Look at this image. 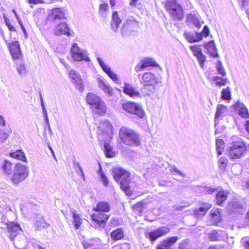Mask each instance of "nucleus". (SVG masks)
<instances>
[{"label":"nucleus","instance_id":"nucleus-1","mask_svg":"<svg viewBox=\"0 0 249 249\" xmlns=\"http://www.w3.org/2000/svg\"><path fill=\"white\" fill-rule=\"evenodd\" d=\"M112 174L114 179L119 183L121 189L126 195L131 196L133 189L130 186V173L121 167H115L112 169Z\"/></svg>","mask_w":249,"mask_h":249},{"label":"nucleus","instance_id":"nucleus-2","mask_svg":"<svg viewBox=\"0 0 249 249\" xmlns=\"http://www.w3.org/2000/svg\"><path fill=\"white\" fill-rule=\"evenodd\" d=\"M246 143L240 138L233 136L231 138V142L228 148L229 156L231 160L240 159L247 151Z\"/></svg>","mask_w":249,"mask_h":249},{"label":"nucleus","instance_id":"nucleus-3","mask_svg":"<svg viewBox=\"0 0 249 249\" xmlns=\"http://www.w3.org/2000/svg\"><path fill=\"white\" fill-rule=\"evenodd\" d=\"M119 136L121 142L125 144L134 146L140 144L139 134L127 127L123 126L120 128Z\"/></svg>","mask_w":249,"mask_h":249},{"label":"nucleus","instance_id":"nucleus-4","mask_svg":"<svg viewBox=\"0 0 249 249\" xmlns=\"http://www.w3.org/2000/svg\"><path fill=\"white\" fill-rule=\"evenodd\" d=\"M87 102L90 105V108L94 113L100 115H104L107 111L105 102L97 95L93 93H89L87 96Z\"/></svg>","mask_w":249,"mask_h":249},{"label":"nucleus","instance_id":"nucleus-5","mask_svg":"<svg viewBox=\"0 0 249 249\" xmlns=\"http://www.w3.org/2000/svg\"><path fill=\"white\" fill-rule=\"evenodd\" d=\"M28 175V167L22 163H18L14 166L11 181L13 184L17 185L24 181Z\"/></svg>","mask_w":249,"mask_h":249},{"label":"nucleus","instance_id":"nucleus-6","mask_svg":"<svg viewBox=\"0 0 249 249\" xmlns=\"http://www.w3.org/2000/svg\"><path fill=\"white\" fill-rule=\"evenodd\" d=\"M165 7L174 20H180L183 18V9L177 0H167Z\"/></svg>","mask_w":249,"mask_h":249},{"label":"nucleus","instance_id":"nucleus-7","mask_svg":"<svg viewBox=\"0 0 249 249\" xmlns=\"http://www.w3.org/2000/svg\"><path fill=\"white\" fill-rule=\"evenodd\" d=\"M71 53L72 59L75 61H84L89 62L90 61L88 51L79 47L76 43L72 44L71 49Z\"/></svg>","mask_w":249,"mask_h":249},{"label":"nucleus","instance_id":"nucleus-8","mask_svg":"<svg viewBox=\"0 0 249 249\" xmlns=\"http://www.w3.org/2000/svg\"><path fill=\"white\" fill-rule=\"evenodd\" d=\"M138 27L139 22L133 17L127 18L124 22L120 30L122 36L126 37L131 36Z\"/></svg>","mask_w":249,"mask_h":249},{"label":"nucleus","instance_id":"nucleus-9","mask_svg":"<svg viewBox=\"0 0 249 249\" xmlns=\"http://www.w3.org/2000/svg\"><path fill=\"white\" fill-rule=\"evenodd\" d=\"M123 108L127 112L143 118L145 113L142 106L134 102H127L122 105Z\"/></svg>","mask_w":249,"mask_h":249},{"label":"nucleus","instance_id":"nucleus-10","mask_svg":"<svg viewBox=\"0 0 249 249\" xmlns=\"http://www.w3.org/2000/svg\"><path fill=\"white\" fill-rule=\"evenodd\" d=\"M48 19L54 23H57L67 20L65 10L61 8H54L49 13Z\"/></svg>","mask_w":249,"mask_h":249},{"label":"nucleus","instance_id":"nucleus-11","mask_svg":"<svg viewBox=\"0 0 249 249\" xmlns=\"http://www.w3.org/2000/svg\"><path fill=\"white\" fill-rule=\"evenodd\" d=\"M170 231V229L166 226L160 227L157 229L149 232L146 234V237L153 243L159 238L167 234Z\"/></svg>","mask_w":249,"mask_h":249},{"label":"nucleus","instance_id":"nucleus-12","mask_svg":"<svg viewBox=\"0 0 249 249\" xmlns=\"http://www.w3.org/2000/svg\"><path fill=\"white\" fill-rule=\"evenodd\" d=\"M53 32L56 36L66 35L68 36H71L73 33L66 21L56 23Z\"/></svg>","mask_w":249,"mask_h":249},{"label":"nucleus","instance_id":"nucleus-13","mask_svg":"<svg viewBox=\"0 0 249 249\" xmlns=\"http://www.w3.org/2000/svg\"><path fill=\"white\" fill-rule=\"evenodd\" d=\"M71 82L75 88L80 92L84 90V86L80 74L74 70H71L69 72Z\"/></svg>","mask_w":249,"mask_h":249},{"label":"nucleus","instance_id":"nucleus-14","mask_svg":"<svg viewBox=\"0 0 249 249\" xmlns=\"http://www.w3.org/2000/svg\"><path fill=\"white\" fill-rule=\"evenodd\" d=\"M227 211L231 215L241 214L245 211V209L239 202L233 201L229 202L228 204Z\"/></svg>","mask_w":249,"mask_h":249},{"label":"nucleus","instance_id":"nucleus-15","mask_svg":"<svg viewBox=\"0 0 249 249\" xmlns=\"http://www.w3.org/2000/svg\"><path fill=\"white\" fill-rule=\"evenodd\" d=\"M138 77L142 84H156L159 78L150 72H144L143 74H139Z\"/></svg>","mask_w":249,"mask_h":249},{"label":"nucleus","instance_id":"nucleus-16","mask_svg":"<svg viewBox=\"0 0 249 249\" xmlns=\"http://www.w3.org/2000/svg\"><path fill=\"white\" fill-rule=\"evenodd\" d=\"M159 65L156 63L152 59L147 58L143 59L141 62L138 63L135 67V71L138 72L140 71L145 70L149 67H159Z\"/></svg>","mask_w":249,"mask_h":249},{"label":"nucleus","instance_id":"nucleus-17","mask_svg":"<svg viewBox=\"0 0 249 249\" xmlns=\"http://www.w3.org/2000/svg\"><path fill=\"white\" fill-rule=\"evenodd\" d=\"M7 230L9 233V238L14 241L15 238L22 231V229L19 224L14 222H10L7 225Z\"/></svg>","mask_w":249,"mask_h":249},{"label":"nucleus","instance_id":"nucleus-18","mask_svg":"<svg viewBox=\"0 0 249 249\" xmlns=\"http://www.w3.org/2000/svg\"><path fill=\"white\" fill-rule=\"evenodd\" d=\"M190 48L194 55L197 58L200 67L202 68L206 61V56L202 53L200 45H192L190 46Z\"/></svg>","mask_w":249,"mask_h":249},{"label":"nucleus","instance_id":"nucleus-19","mask_svg":"<svg viewBox=\"0 0 249 249\" xmlns=\"http://www.w3.org/2000/svg\"><path fill=\"white\" fill-rule=\"evenodd\" d=\"M10 53L14 60L18 59L21 55L20 45L18 41H15L9 45Z\"/></svg>","mask_w":249,"mask_h":249},{"label":"nucleus","instance_id":"nucleus-20","mask_svg":"<svg viewBox=\"0 0 249 249\" xmlns=\"http://www.w3.org/2000/svg\"><path fill=\"white\" fill-rule=\"evenodd\" d=\"M109 215L102 213H93L91 215V218L93 221L99 225L100 227H104L107 220L108 219Z\"/></svg>","mask_w":249,"mask_h":249},{"label":"nucleus","instance_id":"nucleus-21","mask_svg":"<svg viewBox=\"0 0 249 249\" xmlns=\"http://www.w3.org/2000/svg\"><path fill=\"white\" fill-rule=\"evenodd\" d=\"M184 36L186 39L191 43L199 42L202 40V35L198 32L195 34L192 32L185 31L184 33Z\"/></svg>","mask_w":249,"mask_h":249},{"label":"nucleus","instance_id":"nucleus-22","mask_svg":"<svg viewBox=\"0 0 249 249\" xmlns=\"http://www.w3.org/2000/svg\"><path fill=\"white\" fill-rule=\"evenodd\" d=\"M123 89L124 92L131 97L135 98L136 97H141L140 92L138 91L135 90V88L132 86V85L129 83H124Z\"/></svg>","mask_w":249,"mask_h":249},{"label":"nucleus","instance_id":"nucleus-23","mask_svg":"<svg viewBox=\"0 0 249 249\" xmlns=\"http://www.w3.org/2000/svg\"><path fill=\"white\" fill-rule=\"evenodd\" d=\"M178 240V238L175 236L169 237L166 240H163L161 244L157 246L156 249H171V247Z\"/></svg>","mask_w":249,"mask_h":249},{"label":"nucleus","instance_id":"nucleus-24","mask_svg":"<svg viewBox=\"0 0 249 249\" xmlns=\"http://www.w3.org/2000/svg\"><path fill=\"white\" fill-rule=\"evenodd\" d=\"M233 107L236 109H238L239 114L241 117L245 118H249L248 110L243 103L238 101L233 105Z\"/></svg>","mask_w":249,"mask_h":249},{"label":"nucleus","instance_id":"nucleus-25","mask_svg":"<svg viewBox=\"0 0 249 249\" xmlns=\"http://www.w3.org/2000/svg\"><path fill=\"white\" fill-rule=\"evenodd\" d=\"M227 111V108L223 105H218L216 107V110L214 116V127L218 123V120L225 115Z\"/></svg>","mask_w":249,"mask_h":249},{"label":"nucleus","instance_id":"nucleus-26","mask_svg":"<svg viewBox=\"0 0 249 249\" xmlns=\"http://www.w3.org/2000/svg\"><path fill=\"white\" fill-rule=\"evenodd\" d=\"M121 22L122 19L119 17L117 12L113 11L112 14L111 27L115 32L118 31V27Z\"/></svg>","mask_w":249,"mask_h":249},{"label":"nucleus","instance_id":"nucleus-27","mask_svg":"<svg viewBox=\"0 0 249 249\" xmlns=\"http://www.w3.org/2000/svg\"><path fill=\"white\" fill-rule=\"evenodd\" d=\"M110 210V206L107 201H100L97 204L96 207L93 208V211L97 212H102L104 213L108 212Z\"/></svg>","mask_w":249,"mask_h":249},{"label":"nucleus","instance_id":"nucleus-28","mask_svg":"<svg viewBox=\"0 0 249 249\" xmlns=\"http://www.w3.org/2000/svg\"><path fill=\"white\" fill-rule=\"evenodd\" d=\"M228 194L226 191L222 190L217 192L216 194V203L217 205L222 206V204L226 200Z\"/></svg>","mask_w":249,"mask_h":249},{"label":"nucleus","instance_id":"nucleus-29","mask_svg":"<svg viewBox=\"0 0 249 249\" xmlns=\"http://www.w3.org/2000/svg\"><path fill=\"white\" fill-rule=\"evenodd\" d=\"M9 155L13 158L19 160L23 162H27V158L25 154L21 150H18L14 152H10Z\"/></svg>","mask_w":249,"mask_h":249},{"label":"nucleus","instance_id":"nucleus-30","mask_svg":"<svg viewBox=\"0 0 249 249\" xmlns=\"http://www.w3.org/2000/svg\"><path fill=\"white\" fill-rule=\"evenodd\" d=\"M204 47L208 51H211V50L214 51V53H211V54L213 57H218L219 56L217 49L213 40H211L206 43H204Z\"/></svg>","mask_w":249,"mask_h":249},{"label":"nucleus","instance_id":"nucleus-31","mask_svg":"<svg viewBox=\"0 0 249 249\" xmlns=\"http://www.w3.org/2000/svg\"><path fill=\"white\" fill-rule=\"evenodd\" d=\"M98 85L99 87L102 89L105 92L108 93L109 95H111L112 94V88L108 84L105 83V82L102 79L98 78L97 79Z\"/></svg>","mask_w":249,"mask_h":249},{"label":"nucleus","instance_id":"nucleus-32","mask_svg":"<svg viewBox=\"0 0 249 249\" xmlns=\"http://www.w3.org/2000/svg\"><path fill=\"white\" fill-rule=\"evenodd\" d=\"M186 21L188 23H192L196 28H199L201 26L197 18L192 13L187 15Z\"/></svg>","mask_w":249,"mask_h":249},{"label":"nucleus","instance_id":"nucleus-33","mask_svg":"<svg viewBox=\"0 0 249 249\" xmlns=\"http://www.w3.org/2000/svg\"><path fill=\"white\" fill-rule=\"evenodd\" d=\"M156 85V84H146L145 85H143V87L142 88L141 90L142 93L149 95L155 91Z\"/></svg>","mask_w":249,"mask_h":249},{"label":"nucleus","instance_id":"nucleus-34","mask_svg":"<svg viewBox=\"0 0 249 249\" xmlns=\"http://www.w3.org/2000/svg\"><path fill=\"white\" fill-rule=\"evenodd\" d=\"M72 213V217L73 219V223L75 229L77 230L80 227L82 224V219L80 216V215L76 213V211L72 209L71 211Z\"/></svg>","mask_w":249,"mask_h":249},{"label":"nucleus","instance_id":"nucleus-35","mask_svg":"<svg viewBox=\"0 0 249 249\" xmlns=\"http://www.w3.org/2000/svg\"><path fill=\"white\" fill-rule=\"evenodd\" d=\"M104 152L106 156L109 158L114 157L115 154L112 146L107 142H104Z\"/></svg>","mask_w":249,"mask_h":249},{"label":"nucleus","instance_id":"nucleus-36","mask_svg":"<svg viewBox=\"0 0 249 249\" xmlns=\"http://www.w3.org/2000/svg\"><path fill=\"white\" fill-rule=\"evenodd\" d=\"M110 236L111 238L114 240L121 239L124 237L123 231L121 228H118L111 232Z\"/></svg>","mask_w":249,"mask_h":249},{"label":"nucleus","instance_id":"nucleus-37","mask_svg":"<svg viewBox=\"0 0 249 249\" xmlns=\"http://www.w3.org/2000/svg\"><path fill=\"white\" fill-rule=\"evenodd\" d=\"M12 132V128L9 126V127L7 129L6 132L4 129H0V142H3L9 138L10 134Z\"/></svg>","mask_w":249,"mask_h":249},{"label":"nucleus","instance_id":"nucleus-38","mask_svg":"<svg viewBox=\"0 0 249 249\" xmlns=\"http://www.w3.org/2000/svg\"><path fill=\"white\" fill-rule=\"evenodd\" d=\"M2 168L3 172L8 175H10L12 173V164L8 160H5L2 164Z\"/></svg>","mask_w":249,"mask_h":249},{"label":"nucleus","instance_id":"nucleus-39","mask_svg":"<svg viewBox=\"0 0 249 249\" xmlns=\"http://www.w3.org/2000/svg\"><path fill=\"white\" fill-rule=\"evenodd\" d=\"M216 151L218 155H221L223 151L225 143L221 139H217L216 140Z\"/></svg>","mask_w":249,"mask_h":249},{"label":"nucleus","instance_id":"nucleus-40","mask_svg":"<svg viewBox=\"0 0 249 249\" xmlns=\"http://www.w3.org/2000/svg\"><path fill=\"white\" fill-rule=\"evenodd\" d=\"M220 232H221V231L219 232L216 230L213 231L209 234V238L213 241H220L221 240V237Z\"/></svg>","mask_w":249,"mask_h":249},{"label":"nucleus","instance_id":"nucleus-41","mask_svg":"<svg viewBox=\"0 0 249 249\" xmlns=\"http://www.w3.org/2000/svg\"><path fill=\"white\" fill-rule=\"evenodd\" d=\"M221 97L224 100H230L231 99V92L229 87L223 89L221 91Z\"/></svg>","mask_w":249,"mask_h":249},{"label":"nucleus","instance_id":"nucleus-42","mask_svg":"<svg viewBox=\"0 0 249 249\" xmlns=\"http://www.w3.org/2000/svg\"><path fill=\"white\" fill-rule=\"evenodd\" d=\"M35 225L38 230H40L42 228L47 229L50 226V224L43 219L41 220H37Z\"/></svg>","mask_w":249,"mask_h":249},{"label":"nucleus","instance_id":"nucleus-43","mask_svg":"<svg viewBox=\"0 0 249 249\" xmlns=\"http://www.w3.org/2000/svg\"><path fill=\"white\" fill-rule=\"evenodd\" d=\"M144 205L145 203L143 202H138L133 206L134 211L139 214H142L143 212Z\"/></svg>","mask_w":249,"mask_h":249},{"label":"nucleus","instance_id":"nucleus-44","mask_svg":"<svg viewBox=\"0 0 249 249\" xmlns=\"http://www.w3.org/2000/svg\"><path fill=\"white\" fill-rule=\"evenodd\" d=\"M109 9V6L107 3H102L99 6V11L101 16L102 18H106V12Z\"/></svg>","mask_w":249,"mask_h":249},{"label":"nucleus","instance_id":"nucleus-45","mask_svg":"<svg viewBox=\"0 0 249 249\" xmlns=\"http://www.w3.org/2000/svg\"><path fill=\"white\" fill-rule=\"evenodd\" d=\"M97 60L98 61V62L100 65V66L101 67L103 71L107 73V74L109 72V71H110L111 68L109 66H107L104 62V61L99 57H98L97 58Z\"/></svg>","mask_w":249,"mask_h":249},{"label":"nucleus","instance_id":"nucleus-46","mask_svg":"<svg viewBox=\"0 0 249 249\" xmlns=\"http://www.w3.org/2000/svg\"><path fill=\"white\" fill-rule=\"evenodd\" d=\"M17 70L20 76H25L27 72L24 63H20L17 67Z\"/></svg>","mask_w":249,"mask_h":249},{"label":"nucleus","instance_id":"nucleus-47","mask_svg":"<svg viewBox=\"0 0 249 249\" xmlns=\"http://www.w3.org/2000/svg\"><path fill=\"white\" fill-rule=\"evenodd\" d=\"M99 174L100 176L101 180L103 183V184L107 187L109 184V181L107 177L106 176L105 173L102 172V169H100V170L99 171Z\"/></svg>","mask_w":249,"mask_h":249},{"label":"nucleus","instance_id":"nucleus-48","mask_svg":"<svg viewBox=\"0 0 249 249\" xmlns=\"http://www.w3.org/2000/svg\"><path fill=\"white\" fill-rule=\"evenodd\" d=\"M73 166L76 171V172L78 173H80L81 176L83 177V179L85 180V175L80 163L78 162L74 161L73 162Z\"/></svg>","mask_w":249,"mask_h":249},{"label":"nucleus","instance_id":"nucleus-49","mask_svg":"<svg viewBox=\"0 0 249 249\" xmlns=\"http://www.w3.org/2000/svg\"><path fill=\"white\" fill-rule=\"evenodd\" d=\"M228 160L223 157H221L219 160V166L221 170H224L227 166V164L228 163Z\"/></svg>","mask_w":249,"mask_h":249},{"label":"nucleus","instance_id":"nucleus-50","mask_svg":"<svg viewBox=\"0 0 249 249\" xmlns=\"http://www.w3.org/2000/svg\"><path fill=\"white\" fill-rule=\"evenodd\" d=\"M112 249H131L130 245L128 243H123L118 245L114 246Z\"/></svg>","mask_w":249,"mask_h":249},{"label":"nucleus","instance_id":"nucleus-51","mask_svg":"<svg viewBox=\"0 0 249 249\" xmlns=\"http://www.w3.org/2000/svg\"><path fill=\"white\" fill-rule=\"evenodd\" d=\"M3 18L5 24L8 27L9 30L10 31L16 32V28L11 24L10 19L5 16H4Z\"/></svg>","mask_w":249,"mask_h":249},{"label":"nucleus","instance_id":"nucleus-52","mask_svg":"<svg viewBox=\"0 0 249 249\" xmlns=\"http://www.w3.org/2000/svg\"><path fill=\"white\" fill-rule=\"evenodd\" d=\"M217 71L219 74H221L222 76H225L226 73L225 72L224 67L222 66V63L221 61H218L216 65Z\"/></svg>","mask_w":249,"mask_h":249},{"label":"nucleus","instance_id":"nucleus-53","mask_svg":"<svg viewBox=\"0 0 249 249\" xmlns=\"http://www.w3.org/2000/svg\"><path fill=\"white\" fill-rule=\"evenodd\" d=\"M44 140L45 141V142L46 143H47V145L48 146V148L51 150L53 158H55V156L54 152V151L53 150V149L52 147L51 146V145L50 144V142L48 139L47 138V137L46 136V129H45L44 132Z\"/></svg>","mask_w":249,"mask_h":249},{"label":"nucleus","instance_id":"nucleus-54","mask_svg":"<svg viewBox=\"0 0 249 249\" xmlns=\"http://www.w3.org/2000/svg\"><path fill=\"white\" fill-rule=\"evenodd\" d=\"M242 8H244L246 11V14L248 16L249 19V0H242Z\"/></svg>","mask_w":249,"mask_h":249},{"label":"nucleus","instance_id":"nucleus-55","mask_svg":"<svg viewBox=\"0 0 249 249\" xmlns=\"http://www.w3.org/2000/svg\"><path fill=\"white\" fill-rule=\"evenodd\" d=\"M212 207V205L209 203H205L199 207V211L202 212V213H205Z\"/></svg>","mask_w":249,"mask_h":249},{"label":"nucleus","instance_id":"nucleus-56","mask_svg":"<svg viewBox=\"0 0 249 249\" xmlns=\"http://www.w3.org/2000/svg\"><path fill=\"white\" fill-rule=\"evenodd\" d=\"M170 171L171 173H173L174 172H175V173L179 174V175H180L182 177H186V175H185V174H184L183 173H182V172L179 171L178 169V168L176 167L175 166H171L170 169Z\"/></svg>","mask_w":249,"mask_h":249},{"label":"nucleus","instance_id":"nucleus-57","mask_svg":"<svg viewBox=\"0 0 249 249\" xmlns=\"http://www.w3.org/2000/svg\"><path fill=\"white\" fill-rule=\"evenodd\" d=\"M84 249H94V245L91 241L84 242L82 243Z\"/></svg>","mask_w":249,"mask_h":249},{"label":"nucleus","instance_id":"nucleus-58","mask_svg":"<svg viewBox=\"0 0 249 249\" xmlns=\"http://www.w3.org/2000/svg\"><path fill=\"white\" fill-rule=\"evenodd\" d=\"M210 31L208 26L205 25L203 28L202 32L200 33L203 36L205 37L208 36L209 35Z\"/></svg>","mask_w":249,"mask_h":249},{"label":"nucleus","instance_id":"nucleus-59","mask_svg":"<svg viewBox=\"0 0 249 249\" xmlns=\"http://www.w3.org/2000/svg\"><path fill=\"white\" fill-rule=\"evenodd\" d=\"M109 72L107 75L114 81L116 82L118 80V77L116 73H115L111 70L108 71Z\"/></svg>","mask_w":249,"mask_h":249},{"label":"nucleus","instance_id":"nucleus-60","mask_svg":"<svg viewBox=\"0 0 249 249\" xmlns=\"http://www.w3.org/2000/svg\"><path fill=\"white\" fill-rule=\"evenodd\" d=\"M228 80L227 78H225L224 79H222L221 81H216L215 82V85L218 87H221L224 86L226 85V84L228 82Z\"/></svg>","mask_w":249,"mask_h":249},{"label":"nucleus","instance_id":"nucleus-61","mask_svg":"<svg viewBox=\"0 0 249 249\" xmlns=\"http://www.w3.org/2000/svg\"><path fill=\"white\" fill-rule=\"evenodd\" d=\"M202 213V212L199 211V208L198 210H195L194 211V214L197 218H200L205 214V213Z\"/></svg>","mask_w":249,"mask_h":249},{"label":"nucleus","instance_id":"nucleus-62","mask_svg":"<svg viewBox=\"0 0 249 249\" xmlns=\"http://www.w3.org/2000/svg\"><path fill=\"white\" fill-rule=\"evenodd\" d=\"M215 191V189L212 188L211 187H205L204 189V192L208 194H212Z\"/></svg>","mask_w":249,"mask_h":249},{"label":"nucleus","instance_id":"nucleus-63","mask_svg":"<svg viewBox=\"0 0 249 249\" xmlns=\"http://www.w3.org/2000/svg\"><path fill=\"white\" fill-rule=\"evenodd\" d=\"M18 23L20 26L21 30L23 31V33L24 34L25 38H27L28 37V34H27V31H26L25 27L24 26L22 21H19V22Z\"/></svg>","mask_w":249,"mask_h":249},{"label":"nucleus","instance_id":"nucleus-64","mask_svg":"<svg viewBox=\"0 0 249 249\" xmlns=\"http://www.w3.org/2000/svg\"><path fill=\"white\" fill-rule=\"evenodd\" d=\"M245 226L249 228V211L247 213L246 218L245 219Z\"/></svg>","mask_w":249,"mask_h":249}]
</instances>
